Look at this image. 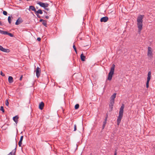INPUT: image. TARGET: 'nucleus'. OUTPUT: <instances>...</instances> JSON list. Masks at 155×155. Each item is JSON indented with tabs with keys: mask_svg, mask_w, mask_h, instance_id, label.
Wrapping results in <instances>:
<instances>
[{
	"mask_svg": "<svg viewBox=\"0 0 155 155\" xmlns=\"http://www.w3.org/2000/svg\"><path fill=\"white\" fill-rule=\"evenodd\" d=\"M143 15H140L137 18V25L139 33L140 32L143 28Z\"/></svg>",
	"mask_w": 155,
	"mask_h": 155,
	"instance_id": "f257e3e1",
	"label": "nucleus"
},
{
	"mask_svg": "<svg viewBox=\"0 0 155 155\" xmlns=\"http://www.w3.org/2000/svg\"><path fill=\"white\" fill-rule=\"evenodd\" d=\"M124 105L123 104L120 109L119 116L117 119V125H119L123 116L124 109Z\"/></svg>",
	"mask_w": 155,
	"mask_h": 155,
	"instance_id": "f03ea898",
	"label": "nucleus"
},
{
	"mask_svg": "<svg viewBox=\"0 0 155 155\" xmlns=\"http://www.w3.org/2000/svg\"><path fill=\"white\" fill-rule=\"evenodd\" d=\"M115 65L114 64H113L112 65L110 70V71L108 74V77L107 78L108 80L111 81L112 79V76L114 74Z\"/></svg>",
	"mask_w": 155,
	"mask_h": 155,
	"instance_id": "7ed1b4c3",
	"label": "nucleus"
},
{
	"mask_svg": "<svg viewBox=\"0 0 155 155\" xmlns=\"http://www.w3.org/2000/svg\"><path fill=\"white\" fill-rule=\"evenodd\" d=\"M153 55V54L152 48L150 47H148V48L147 55L148 56V58L149 60H152Z\"/></svg>",
	"mask_w": 155,
	"mask_h": 155,
	"instance_id": "20e7f679",
	"label": "nucleus"
},
{
	"mask_svg": "<svg viewBox=\"0 0 155 155\" xmlns=\"http://www.w3.org/2000/svg\"><path fill=\"white\" fill-rule=\"evenodd\" d=\"M151 72V71H149L148 72L147 75V80L146 83V87L148 88L149 86V82L150 79Z\"/></svg>",
	"mask_w": 155,
	"mask_h": 155,
	"instance_id": "39448f33",
	"label": "nucleus"
},
{
	"mask_svg": "<svg viewBox=\"0 0 155 155\" xmlns=\"http://www.w3.org/2000/svg\"><path fill=\"white\" fill-rule=\"evenodd\" d=\"M37 3L40 6L44 8L48 7L49 5V4L47 3H44L41 2H38Z\"/></svg>",
	"mask_w": 155,
	"mask_h": 155,
	"instance_id": "423d86ee",
	"label": "nucleus"
},
{
	"mask_svg": "<svg viewBox=\"0 0 155 155\" xmlns=\"http://www.w3.org/2000/svg\"><path fill=\"white\" fill-rule=\"evenodd\" d=\"M35 71L36 76L37 78H38L40 75L41 71V69L38 67L36 68Z\"/></svg>",
	"mask_w": 155,
	"mask_h": 155,
	"instance_id": "0eeeda50",
	"label": "nucleus"
},
{
	"mask_svg": "<svg viewBox=\"0 0 155 155\" xmlns=\"http://www.w3.org/2000/svg\"><path fill=\"white\" fill-rule=\"evenodd\" d=\"M108 19V18L107 16L104 17L101 19L100 21L101 22H106Z\"/></svg>",
	"mask_w": 155,
	"mask_h": 155,
	"instance_id": "6e6552de",
	"label": "nucleus"
},
{
	"mask_svg": "<svg viewBox=\"0 0 155 155\" xmlns=\"http://www.w3.org/2000/svg\"><path fill=\"white\" fill-rule=\"evenodd\" d=\"M22 21H23L21 18H19L16 21L15 24L17 25H18L20 24L22 22Z\"/></svg>",
	"mask_w": 155,
	"mask_h": 155,
	"instance_id": "1a4fd4ad",
	"label": "nucleus"
},
{
	"mask_svg": "<svg viewBox=\"0 0 155 155\" xmlns=\"http://www.w3.org/2000/svg\"><path fill=\"white\" fill-rule=\"evenodd\" d=\"M23 136H21V137L20 139V140H19V141L18 142V145L20 147H21V145L22 144V141L23 140Z\"/></svg>",
	"mask_w": 155,
	"mask_h": 155,
	"instance_id": "9d476101",
	"label": "nucleus"
},
{
	"mask_svg": "<svg viewBox=\"0 0 155 155\" xmlns=\"http://www.w3.org/2000/svg\"><path fill=\"white\" fill-rule=\"evenodd\" d=\"M29 10H31L32 11H34L35 12L36 11L35 8L34 6L33 5H30L29 6Z\"/></svg>",
	"mask_w": 155,
	"mask_h": 155,
	"instance_id": "9b49d317",
	"label": "nucleus"
},
{
	"mask_svg": "<svg viewBox=\"0 0 155 155\" xmlns=\"http://www.w3.org/2000/svg\"><path fill=\"white\" fill-rule=\"evenodd\" d=\"M18 116H16L15 117H14L13 118V120L14 121V122H15L16 124H17L18 122Z\"/></svg>",
	"mask_w": 155,
	"mask_h": 155,
	"instance_id": "f8f14e48",
	"label": "nucleus"
},
{
	"mask_svg": "<svg viewBox=\"0 0 155 155\" xmlns=\"http://www.w3.org/2000/svg\"><path fill=\"white\" fill-rule=\"evenodd\" d=\"M44 106V104L43 102H41L39 105V108L41 110H42Z\"/></svg>",
	"mask_w": 155,
	"mask_h": 155,
	"instance_id": "ddd939ff",
	"label": "nucleus"
},
{
	"mask_svg": "<svg viewBox=\"0 0 155 155\" xmlns=\"http://www.w3.org/2000/svg\"><path fill=\"white\" fill-rule=\"evenodd\" d=\"M81 60L82 61H84L85 60V57L84 55V54L82 53L81 55Z\"/></svg>",
	"mask_w": 155,
	"mask_h": 155,
	"instance_id": "4468645a",
	"label": "nucleus"
},
{
	"mask_svg": "<svg viewBox=\"0 0 155 155\" xmlns=\"http://www.w3.org/2000/svg\"><path fill=\"white\" fill-rule=\"evenodd\" d=\"M8 82L9 83H12L13 81V78L12 76H9L8 78Z\"/></svg>",
	"mask_w": 155,
	"mask_h": 155,
	"instance_id": "2eb2a0df",
	"label": "nucleus"
},
{
	"mask_svg": "<svg viewBox=\"0 0 155 155\" xmlns=\"http://www.w3.org/2000/svg\"><path fill=\"white\" fill-rule=\"evenodd\" d=\"M16 148L13 150L12 152H11L8 155H14L15 154V153L16 152Z\"/></svg>",
	"mask_w": 155,
	"mask_h": 155,
	"instance_id": "dca6fc26",
	"label": "nucleus"
},
{
	"mask_svg": "<svg viewBox=\"0 0 155 155\" xmlns=\"http://www.w3.org/2000/svg\"><path fill=\"white\" fill-rule=\"evenodd\" d=\"M2 51L4 52L8 53L10 52V50L8 49H5L3 48Z\"/></svg>",
	"mask_w": 155,
	"mask_h": 155,
	"instance_id": "f3484780",
	"label": "nucleus"
},
{
	"mask_svg": "<svg viewBox=\"0 0 155 155\" xmlns=\"http://www.w3.org/2000/svg\"><path fill=\"white\" fill-rule=\"evenodd\" d=\"M116 93H114L110 97L111 100H114V99L116 97Z\"/></svg>",
	"mask_w": 155,
	"mask_h": 155,
	"instance_id": "a211bd4d",
	"label": "nucleus"
},
{
	"mask_svg": "<svg viewBox=\"0 0 155 155\" xmlns=\"http://www.w3.org/2000/svg\"><path fill=\"white\" fill-rule=\"evenodd\" d=\"M35 13L38 14H42L43 13V12L40 9L38 10L37 11H36Z\"/></svg>",
	"mask_w": 155,
	"mask_h": 155,
	"instance_id": "6ab92c4d",
	"label": "nucleus"
},
{
	"mask_svg": "<svg viewBox=\"0 0 155 155\" xmlns=\"http://www.w3.org/2000/svg\"><path fill=\"white\" fill-rule=\"evenodd\" d=\"M0 33L4 35H7L8 32L0 30Z\"/></svg>",
	"mask_w": 155,
	"mask_h": 155,
	"instance_id": "aec40b11",
	"label": "nucleus"
},
{
	"mask_svg": "<svg viewBox=\"0 0 155 155\" xmlns=\"http://www.w3.org/2000/svg\"><path fill=\"white\" fill-rule=\"evenodd\" d=\"M113 105H114V104H109V108L110 109V111H112V110Z\"/></svg>",
	"mask_w": 155,
	"mask_h": 155,
	"instance_id": "412c9836",
	"label": "nucleus"
},
{
	"mask_svg": "<svg viewBox=\"0 0 155 155\" xmlns=\"http://www.w3.org/2000/svg\"><path fill=\"white\" fill-rule=\"evenodd\" d=\"M42 23L44 26L47 27V21H46L44 20Z\"/></svg>",
	"mask_w": 155,
	"mask_h": 155,
	"instance_id": "4be33fe9",
	"label": "nucleus"
},
{
	"mask_svg": "<svg viewBox=\"0 0 155 155\" xmlns=\"http://www.w3.org/2000/svg\"><path fill=\"white\" fill-rule=\"evenodd\" d=\"M79 104H76L74 108L75 109H78L79 107Z\"/></svg>",
	"mask_w": 155,
	"mask_h": 155,
	"instance_id": "5701e85b",
	"label": "nucleus"
},
{
	"mask_svg": "<svg viewBox=\"0 0 155 155\" xmlns=\"http://www.w3.org/2000/svg\"><path fill=\"white\" fill-rule=\"evenodd\" d=\"M107 122H106L105 121H104L103 122V125L102 126V129H103L104 127H105L106 124Z\"/></svg>",
	"mask_w": 155,
	"mask_h": 155,
	"instance_id": "b1692460",
	"label": "nucleus"
},
{
	"mask_svg": "<svg viewBox=\"0 0 155 155\" xmlns=\"http://www.w3.org/2000/svg\"><path fill=\"white\" fill-rule=\"evenodd\" d=\"M7 35H9V36H10L11 37H13V35L12 34L10 33H9L8 32V33H7Z\"/></svg>",
	"mask_w": 155,
	"mask_h": 155,
	"instance_id": "393cba45",
	"label": "nucleus"
},
{
	"mask_svg": "<svg viewBox=\"0 0 155 155\" xmlns=\"http://www.w3.org/2000/svg\"><path fill=\"white\" fill-rule=\"evenodd\" d=\"M8 20L9 24L11 23V18L10 16H8Z\"/></svg>",
	"mask_w": 155,
	"mask_h": 155,
	"instance_id": "a878e982",
	"label": "nucleus"
},
{
	"mask_svg": "<svg viewBox=\"0 0 155 155\" xmlns=\"http://www.w3.org/2000/svg\"><path fill=\"white\" fill-rule=\"evenodd\" d=\"M73 48L74 49L76 53L77 54V49H76V48L75 45H73Z\"/></svg>",
	"mask_w": 155,
	"mask_h": 155,
	"instance_id": "bb28decb",
	"label": "nucleus"
},
{
	"mask_svg": "<svg viewBox=\"0 0 155 155\" xmlns=\"http://www.w3.org/2000/svg\"><path fill=\"white\" fill-rule=\"evenodd\" d=\"M114 100H110V104H114Z\"/></svg>",
	"mask_w": 155,
	"mask_h": 155,
	"instance_id": "cd10ccee",
	"label": "nucleus"
},
{
	"mask_svg": "<svg viewBox=\"0 0 155 155\" xmlns=\"http://www.w3.org/2000/svg\"><path fill=\"white\" fill-rule=\"evenodd\" d=\"M0 110L2 111L3 112H5L4 109L3 108V107L2 106H1V107Z\"/></svg>",
	"mask_w": 155,
	"mask_h": 155,
	"instance_id": "c85d7f7f",
	"label": "nucleus"
},
{
	"mask_svg": "<svg viewBox=\"0 0 155 155\" xmlns=\"http://www.w3.org/2000/svg\"><path fill=\"white\" fill-rule=\"evenodd\" d=\"M5 105L7 106H8L9 105V102L8 101V100H7L5 101Z\"/></svg>",
	"mask_w": 155,
	"mask_h": 155,
	"instance_id": "c756f323",
	"label": "nucleus"
},
{
	"mask_svg": "<svg viewBox=\"0 0 155 155\" xmlns=\"http://www.w3.org/2000/svg\"><path fill=\"white\" fill-rule=\"evenodd\" d=\"M3 14L5 15H7V12L5 11H4L3 12Z\"/></svg>",
	"mask_w": 155,
	"mask_h": 155,
	"instance_id": "7c9ffc66",
	"label": "nucleus"
},
{
	"mask_svg": "<svg viewBox=\"0 0 155 155\" xmlns=\"http://www.w3.org/2000/svg\"><path fill=\"white\" fill-rule=\"evenodd\" d=\"M74 131H76V130H77V126H76V124H74Z\"/></svg>",
	"mask_w": 155,
	"mask_h": 155,
	"instance_id": "2f4dec72",
	"label": "nucleus"
},
{
	"mask_svg": "<svg viewBox=\"0 0 155 155\" xmlns=\"http://www.w3.org/2000/svg\"><path fill=\"white\" fill-rule=\"evenodd\" d=\"M36 15L38 18H40L41 16L39 15V14L36 13Z\"/></svg>",
	"mask_w": 155,
	"mask_h": 155,
	"instance_id": "473e14b6",
	"label": "nucleus"
},
{
	"mask_svg": "<svg viewBox=\"0 0 155 155\" xmlns=\"http://www.w3.org/2000/svg\"><path fill=\"white\" fill-rule=\"evenodd\" d=\"M107 117H106L104 121H105L106 122H107Z\"/></svg>",
	"mask_w": 155,
	"mask_h": 155,
	"instance_id": "72a5a7b5",
	"label": "nucleus"
},
{
	"mask_svg": "<svg viewBox=\"0 0 155 155\" xmlns=\"http://www.w3.org/2000/svg\"><path fill=\"white\" fill-rule=\"evenodd\" d=\"M37 41H40L41 40V38H37Z\"/></svg>",
	"mask_w": 155,
	"mask_h": 155,
	"instance_id": "f704fd0d",
	"label": "nucleus"
},
{
	"mask_svg": "<svg viewBox=\"0 0 155 155\" xmlns=\"http://www.w3.org/2000/svg\"><path fill=\"white\" fill-rule=\"evenodd\" d=\"M1 75L3 76H5V74L3 73L2 71L1 72Z\"/></svg>",
	"mask_w": 155,
	"mask_h": 155,
	"instance_id": "c9c22d12",
	"label": "nucleus"
},
{
	"mask_svg": "<svg viewBox=\"0 0 155 155\" xmlns=\"http://www.w3.org/2000/svg\"><path fill=\"white\" fill-rule=\"evenodd\" d=\"M3 48V47L2 46L0 45V50L2 51Z\"/></svg>",
	"mask_w": 155,
	"mask_h": 155,
	"instance_id": "e433bc0d",
	"label": "nucleus"
},
{
	"mask_svg": "<svg viewBox=\"0 0 155 155\" xmlns=\"http://www.w3.org/2000/svg\"><path fill=\"white\" fill-rule=\"evenodd\" d=\"M22 75H21L19 78V80L20 81H21L22 80Z\"/></svg>",
	"mask_w": 155,
	"mask_h": 155,
	"instance_id": "4c0bfd02",
	"label": "nucleus"
},
{
	"mask_svg": "<svg viewBox=\"0 0 155 155\" xmlns=\"http://www.w3.org/2000/svg\"><path fill=\"white\" fill-rule=\"evenodd\" d=\"M45 10H47V11H48L49 10V8H45Z\"/></svg>",
	"mask_w": 155,
	"mask_h": 155,
	"instance_id": "58836bf2",
	"label": "nucleus"
},
{
	"mask_svg": "<svg viewBox=\"0 0 155 155\" xmlns=\"http://www.w3.org/2000/svg\"><path fill=\"white\" fill-rule=\"evenodd\" d=\"M45 18L47 19H48L49 18V17L48 16H46L45 17Z\"/></svg>",
	"mask_w": 155,
	"mask_h": 155,
	"instance_id": "ea45409f",
	"label": "nucleus"
},
{
	"mask_svg": "<svg viewBox=\"0 0 155 155\" xmlns=\"http://www.w3.org/2000/svg\"><path fill=\"white\" fill-rule=\"evenodd\" d=\"M44 20H43V19H41L40 20H39V21L40 22H43V21H44Z\"/></svg>",
	"mask_w": 155,
	"mask_h": 155,
	"instance_id": "a19ab883",
	"label": "nucleus"
},
{
	"mask_svg": "<svg viewBox=\"0 0 155 155\" xmlns=\"http://www.w3.org/2000/svg\"><path fill=\"white\" fill-rule=\"evenodd\" d=\"M117 155V153L116 152V151H115L114 153V155Z\"/></svg>",
	"mask_w": 155,
	"mask_h": 155,
	"instance_id": "79ce46f5",
	"label": "nucleus"
},
{
	"mask_svg": "<svg viewBox=\"0 0 155 155\" xmlns=\"http://www.w3.org/2000/svg\"><path fill=\"white\" fill-rule=\"evenodd\" d=\"M2 25V23H1V21H0V25Z\"/></svg>",
	"mask_w": 155,
	"mask_h": 155,
	"instance_id": "37998d69",
	"label": "nucleus"
},
{
	"mask_svg": "<svg viewBox=\"0 0 155 155\" xmlns=\"http://www.w3.org/2000/svg\"><path fill=\"white\" fill-rule=\"evenodd\" d=\"M44 12L45 13H46V14H47V12H46L45 11H44Z\"/></svg>",
	"mask_w": 155,
	"mask_h": 155,
	"instance_id": "c03bdc74",
	"label": "nucleus"
},
{
	"mask_svg": "<svg viewBox=\"0 0 155 155\" xmlns=\"http://www.w3.org/2000/svg\"><path fill=\"white\" fill-rule=\"evenodd\" d=\"M36 8L38 9V8L36 7Z\"/></svg>",
	"mask_w": 155,
	"mask_h": 155,
	"instance_id": "a18cd8bd",
	"label": "nucleus"
}]
</instances>
